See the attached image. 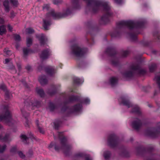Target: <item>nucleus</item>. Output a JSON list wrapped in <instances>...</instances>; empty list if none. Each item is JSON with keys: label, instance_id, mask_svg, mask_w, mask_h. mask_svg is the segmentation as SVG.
<instances>
[{"label": "nucleus", "instance_id": "nucleus-33", "mask_svg": "<svg viewBox=\"0 0 160 160\" xmlns=\"http://www.w3.org/2000/svg\"><path fill=\"white\" fill-rule=\"evenodd\" d=\"M23 52L24 55H26L29 52V50L28 49L26 48H24L23 49Z\"/></svg>", "mask_w": 160, "mask_h": 160}, {"label": "nucleus", "instance_id": "nucleus-52", "mask_svg": "<svg viewBox=\"0 0 160 160\" xmlns=\"http://www.w3.org/2000/svg\"><path fill=\"white\" fill-rule=\"evenodd\" d=\"M51 105L53 107V105L52 104H51Z\"/></svg>", "mask_w": 160, "mask_h": 160}, {"label": "nucleus", "instance_id": "nucleus-3", "mask_svg": "<svg viewBox=\"0 0 160 160\" xmlns=\"http://www.w3.org/2000/svg\"><path fill=\"white\" fill-rule=\"evenodd\" d=\"M49 149H51L53 147L56 150L60 149H70L71 146L67 142V140L66 138L63 137L61 139V143L59 145H54L53 143H51L49 146Z\"/></svg>", "mask_w": 160, "mask_h": 160}, {"label": "nucleus", "instance_id": "nucleus-20", "mask_svg": "<svg viewBox=\"0 0 160 160\" xmlns=\"http://www.w3.org/2000/svg\"><path fill=\"white\" fill-rule=\"evenodd\" d=\"M32 134L31 133H30V135L28 136H27L24 134H22L20 136V138L23 141L27 140L28 138H32Z\"/></svg>", "mask_w": 160, "mask_h": 160}, {"label": "nucleus", "instance_id": "nucleus-40", "mask_svg": "<svg viewBox=\"0 0 160 160\" xmlns=\"http://www.w3.org/2000/svg\"><path fill=\"white\" fill-rule=\"evenodd\" d=\"M49 6L48 4H45L44 5V6L43 7V9H47L49 8Z\"/></svg>", "mask_w": 160, "mask_h": 160}, {"label": "nucleus", "instance_id": "nucleus-47", "mask_svg": "<svg viewBox=\"0 0 160 160\" xmlns=\"http://www.w3.org/2000/svg\"><path fill=\"white\" fill-rule=\"evenodd\" d=\"M53 2L55 4H58V1H57V0L54 1Z\"/></svg>", "mask_w": 160, "mask_h": 160}, {"label": "nucleus", "instance_id": "nucleus-4", "mask_svg": "<svg viewBox=\"0 0 160 160\" xmlns=\"http://www.w3.org/2000/svg\"><path fill=\"white\" fill-rule=\"evenodd\" d=\"M4 110L5 111V115L3 116L0 115V120L6 123L12 122L13 120L11 118L10 113L8 109V107H5Z\"/></svg>", "mask_w": 160, "mask_h": 160}, {"label": "nucleus", "instance_id": "nucleus-9", "mask_svg": "<svg viewBox=\"0 0 160 160\" xmlns=\"http://www.w3.org/2000/svg\"><path fill=\"white\" fill-rule=\"evenodd\" d=\"M108 145L111 148H115L118 146V142L115 140L110 138L108 139Z\"/></svg>", "mask_w": 160, "mask_h": 160}, {"label": "nucleus", "instance_id": "nucleus-37", "mask_svg": "<svg viewBox=\"0 0 160 160\" xmlns=\"http://www.w3.org/2000/svg\"><path fill=\"white\" fill-rule=\"evenodd\" d=\"M34 32L33 30L31 28H29L27 30V32L28 33H31Z\"/></svg>", "mask_w": 160, "mask_h": 160}, {"label": "nucleus", "instance_id": "nucleus-45", "mask_svg": "<svg viewBox=\"0 0 160 160\" xmlns=\"http://www.w3.org/2000/svg\"><path fill=\"white\" fill-rule=\"evenodd\" d=\"M132 75V73L131 72L127 73L126 75L127 77H129Z\"/></svg>", "mask_w": 160, "mask_h": 160}, {"label": "nucleus", "instance_id": "nucleus-41", "mask_svg": "<svg viewBox=\"0 0 160 160\" xmlns=\"http://www.w3.org/2000/svg\"><path fill=\"white\" fill-rule=\"evenodd\" d=\"M155 134V132L152 131H150V132L148 133V135L154 137Z\"/></svg>", "mask_w": 160, "mask_h": 160}, {"label": "nucleus", "instance_id": "nucleus-35", "mask_svg": "<svg viewBox=\"0 0 160 160\" xmlns=\"http://www.w3.org/2000/svg\"><path fill=\"white\" fill-rule=\"evenodd\" d=\"M0 88L4 91H5L6 89V87L5 85L4 84H2L0 85Z\"/></svg>", "mask_w": 160, "mask_h": 160}, {"label": "nucleus", "instance_id": "nucleus-51", "mask_svg": "<svg viewBox=\"0 0 160 160\" xmlns=\"http://www.w3.org/2000/svg\"><path fill=\"white\" fill-rule=\"evenodd\" d=\"M102 20H103V21H104V19H104V17H102Z\"/></svg>", "mask_w": 160, "mask_h": 160}, {"label": "nucleus", "instance_id": "nucleus-24", "mask_svg": "<svg viewBox=\"0 0 160 160\" xmlns=\"http://www.w3.org/2000/svg\"><path fill=\"white\" fill-rule=\"evenodd\" d=\"M32 39L30 38H28L27 39V45L28 46H30L32 44Z\"/></svg>", "mask_w": 160, "mask_h": 160}, {"label": "nucleus", "instance_id": "nucleus-6", "mask_svg": "<svg viewBox=\"0 0 160 160\" xmlns=\"http://www.w3.org/2000/svg\"><path fill=\"white\" fill-rule=\"evenodd\" d=\"M128 26L130 28H141L142 27L143 22H134L132 21H129L126 22Z\"/></svg>", "mask_w": 160, "mask_h": 160}, {"label": "nucleus", "instance_id": "nucleus-1", "mask_svg": "<svg viewBox=\"0 0 160 160\" xmlns=\"http://www.w3.org/2000/svg\"><path fill=\"white\" fill-rule=\"evenodd\" d=\"M87 3V6L91 7L94 11L95 9L102 7L104 8L106 11L107 15L111 14L110 12V7L109 4L107 2L102 3L98 0H84Z\"/></svg>", "mask_w": 160, "mask_h": 160}, {"label": "nucleus", "instance_id": "nucleus-42", "mask_svg": "<svg viewBox=\"0 0 160 160\" xmlns=\"http://www.w3.org/2000/svg\"><path fill=\"white\" fill-rule=\"evenodd\" d=\"M115 3L117 4H120L122 1V0H114Z\"/></svg>", "mask_w": 160, "mask_h": 160}, {"label": "nucleus", "instance_id": "nucleus-28", "mask_svg": "<svg viewBox=\"0 0 160 160\" xmlns=\"http://www.w3.org/2000/svg\"><path fill=\"white\" fill-rule=\"evenodd\" d=\"M36 123L37 124V125L38 126V128L40 132L42 133H43L44 132V131L42 128L38 126V120H36Z\"/></svg>", "mask_w": 160, "mask_h": 160}, {"label": "nucleus", "instance_id": "nucleus-49", "mask_svg": "<svg viewBox=\"0 0 160 160\" xmlns=\"http://www.w3.org/2000/svg\"><path fill=\"white\" fill-rule=\"evenodd\" d=\"M78 98H77V97H75L74 98L72 99V100H77Z\"/></svg>", "mask_w": 160, "mask_h": 160}, {"label": "nucleus", "instance_id": "nucleus-15", "mask_svg": "<svg viewBox=\"0 0 160 160\" xmlns=\"http://www.w3.org/2000/svg\"><path fill=\"white\" fill-rule=\"evenodd\" d=\"M56 71V69L53 67H50L46 69L47 72L50 75H52L55 73Z\"/></svg>", "mask_w": 160, "mask_h": 160}, {"label": "nucleus", "instance_id": "nucleus-19", "mask_svg": "<svg viewBox=\"0 0 160 160\" xmlns=\"http://www.w3.org/2000/svg\"><path fill=\"white\" fill-rule=\"evenodd\" d=\"M83 79L82 78H81L76 77L74 79V82L78 84L82 83L83 82Z\"/></svg>", "mask_w": 160, "mask_h": 160}, {"label": "nucleus", "instance_id": "nucleus-26", "mask_svg": "<svg viewBox=\"0 0 160 160\" xmlns=\"http://www.w3.org/2000/svg\"><path fill=\"white\" fill-rule=\"evenodd\" d=\"M156 67V65L153 64L151 65L149 67V69L151 72H152Z\"/></svg>", "mask_w": 160, "mask_h": 160}, {"label": "nucleus", "instance_id": "nucleus-30", "mask_svg": "<svg viewBox=\"0 0 160 160\" xmlns=\"http://www.w3.org/2000/svg\"><path fill=\"white\" fill-rule=\"evenodd\" d=\"M133 109H134V110H133V111H132L133 112H139L140 109H139V108L138 106L135 107L133 108Z\"/></svg>", "mask_w": 160, "mask_h": 160}, {"label": "nucleus", "instance_id": "nucleus-43", "mask_svg": "<svg viewBox=\"0 0 160 160\" xmlns=\"http://www.w3.org/2000/svg\"><path fill=\"white\" fill-rule=\"evenodd\" d=\"M8 27L9 30L10 31H11L12 29V27L9 25L8 26Z\"/></svg>", "mask_w": 160, "mask_h": 160}, {"label": "nucleus", "instance_id": "nucleus-22", "mask_svg": "<svg viewBox=\"0 0 160 160\" xmlns=\"http://www.w3.org/2000/svg\"><path fill=\"white\" fill-rule=\"evenodd\" d=\"M103 156L105 159L106 160H107L109 158L110 154L109 152L106 151L104 152Z\"/></svg>", "mask_w": 160, "mask_h": 160}, {"label": "nucleus", "instance_id": "nucleus-29", "mask_svg": "<svg viewBox=\"0 0 160 160\" xmlns=\"http://www.w3.org/2000/svg\"><path fill=\"white\" fill-rule=\"evenodd\" d=\"M62 153L66 156H68L70 153V151H62Z\"/></svg>", "mask_w": 160, "mask_h": 160}, {"label": "nucleus", "instance_id": "nucleus-46", "mask_svg": "<svg viewBox=\"0 0 160 160\" xmlns=\"http://www.w3.org/2000/svg\"><path fill=\"white\" fill-rule=\"evenodd\" d=\"M4 20L3 19L0 18V23H3L4 22Z\"/></svg>", "mask_w": 160, "mask_h": 160}, {"label": "nucleus", "instance_id": "nucleus-53", "mask_svg": "<svg viewBox=\"0 0 160 160\" xmlns=\"http://www.w3.org/2000/svg\"><path fill=\"white\" fill-rule=\"evenodd\" d=\"M50 108V109L51 110H52V109L51 108Z\"/></svg>", "mask_w": 160, "mask_h": 160}, {"label": "nucleus", "instance_id": "nucleus-39", "mask_svg": "<svg viewBox=\"0 0 160 160\" xmlns=\"http://www.w3.org/2000/svg\"><path fill=\"white\" fill-rule=\"evenodd\" d=\"M6 148V145H3L2 146L0 145V150H4Z\"/></svg>", "mask_w": 160, "mask_h": 160}, {"label": "nucleus", "instance_id": "nucleus-54", "mask_svg": "<svg viewBox=\"0 0 160 160\" xmlns=\"http://www.w3.org/2000/svg\"><path fill=\"white\" fill-rule=\"evenodd\" d=\"M1 127V126L0 125V128Z\"/></svg>", "mask_w": 160, "mask_h": 160}, {"label": "nucleus", "instance_id": "nucleus-5", "mask_svg": "<svg viewBox=\"0 0 160 160\" xmlns=\"http://www.w3.org/2000/svg\"><path fill=\"white\" fill-rule=\"evenodd\" d=\"M70 12V11L68 9L64 10L62 14L60 13H56L54 12L53 10H52L51 12L49 13V15L50 16L52 17L53 18L56 19L64 17L69 14Z\"/></svg>", "mask_w": 160, "mask_h": 160}, {"label": "nucleus", "instance_id": "nucleus-14", "mask_svg": "<svg viewBox=\"0 0 160 160\" xmlns=\"http://www.w3.org/2000/svg\"><path fill=\"white\" fill-rule=\"evenodd\" d=\"M39 80L42 85H44L46 84L48 81L46 77L44 76L40 77L39 78Z\"/></svg>", "mask_w": 160, "mask_h": 160}, {"label": "nucleus", "instance_id": "nucleus-31", "mask_svg": "<svg viewBox=\"0 0 160 160\" xmlns=\"http://www.w3.org/2000/svg\"><path fill=\"white\" fill-rule=\"evenodd\" d=\"M4 52L8 55H10L11 54V51L8 49H5Z\"/></svg>", "mask_w": 160, "mask_h": 160}, {"label": "nucleus", "instance_id": "nucleus-25", "mask_svg": "<svg viewBox=\"0 0 160 160\" xmlns=\"http://www.w3.org/2000/svg\"><path fill=\"white\" fill-rule=\"evenodd\" d=\"M6 31V29L3 26L0 27V34H3Z\"/></svg>", "mask_w": 160, "mask_h": 160}, {"label": "nucleus", "instance_id": "nucleus-36", "mask_svg": "<svg viewBox=\"0 0 160 160\" xmlns=\"http://www.w3.org/2000/svg\"><path fill=\"white\" fill-rule=\"evenodd\" d=\"M10 1L14 5H16L18 3L17 0H10Z\"/></svg>", "mask_w": 160, "mask_h": 160}, {"label": "nucleus", "instance_id": "nucleus-2", "mask_svg": "<svg viewBox=\"0 0 160 160\" xmlns=\"http://www.w3.org/2000/svg\"><path fill=\"white\" fill-rule=\"evenodd\" d=\"M88 50L86 48H82L77 45L73 46L70 48L69 54L75 57H80L87 53Z\"/></svg>", "mask_w": 160, "mask_h": 160}, {"label": "nucleus", "instance_id": "nucleus-32", "mask_svg": "<svg viewBox=\"0 0 160 160\" xmlns=\"http://www.w3.org/2000/svg\"><path fill=\"white\" fill-rule=\"evenodd\" d=\"M14 38L16 41H19L20 39V36L18 35H14Z\"/></svg>", "mask_w": 160, "mask_h": 160}, {"label": "nucleus", "instance_id": "nucleus-48", "mask_svg": "<svg viewBox=\"0 0 160 160\" xmlns=\"http://www.w3.org/2000/svg\"><path fill=\"white\" fill-rule=\"evenodd\" d=\"M31 103V104H30V105L31 106H32V107L36 106V104H33V103Z\"/></svg>", "mask_w": 160, "mask_h": 160}, {"label": "nucleus", "instance_id": "nucleus-34", "mask_svg": "<svg viewBox=\"0 0 160 160\" xmlns=\"http://www.w3.org/2000/svg\"><path fill=\"white\" fill-rule=\"evenodd\" d=\"M83 157L85 158L86 160H92L91 158L88 155H84Z\"/></svg>", "mask_w": 160, "mask_h": 160}, {"label": "nucleus", "instance_id": "nucleus-18", "mask_svg": "<svg viewBox=\"0 0 160 160\" xmlns=\"http://www.w3.org/2000/svg\"><path fill=\"white\" fill-rule=\"evenodd\" d=\"M3 5L5 7V10L6 12H8L9 10V2L8 0H5L3 2Z\"/></svg>", "mask_w": 160, "mask_h": 160}, {"label": "nucleus", "instance_id": "nucleus-27", "mask_svg": "<svg viewBox=\"0 0 160 160\" xmlns=\"http://www.w3.org/2000/svg\"><path fill=\"white\" fill-rule=\"evenodd\" d=\"M122 155L123 157H128L129 156L128 154V152L127 151H122Z\"/></svg>", "mask_w": 160, "mask_h": 160}, {"label": "nucleus", "instance_id": "nucleus-11", "mask_svg": "<svg viewBox=\"0 0 160 160\" xmlns=\"http://www.w3.org/2000/svg\"><path fill=\"white\" fill-rule=\"evenodd\" d=\"M41 44H44L47 41V38L44 34H41L37 36Z\"/></svg>", "mask_w": 160, "mask_h": 160}, {"label": "nucleus", "instance_id": "nucleus-44", "mask_svg": "<svg viewBox=\"0 0 160 160\" xmlns=\"http://www.w3.org/2000/svg\"><path fill=\"white\" fill-rule=\"evenodd\" d=\"M9 62V60L8 59H6L5 60V63H7Z\"/></svg>", "mask_w": 160, "mask_h": 160}, {"label": "nucleus", "instance_id": "nucleus-12", "mask_svg": "<svg viewBox=\"0 0 160 160\" xmlns=\"http://www.w3.org/2000/svg\"><path fill=\"white\" fill-rule=\"evenodd\" d=\"M119 101L121 104L125 105L128 108L130 107L131 104L128 100L124 98H121L119 99Z\"/></svg>", "mask_w": 160, "mask_h": 160}, {"label": "nucleus", "instance_id": "nucleus-16", "mask_svg": "<svg viewBox=\"0 0 160 160\" xmlns=\"http://www.w3.org/2000/svg\"><path fill=\"white\" fill-rule=\"evenodd\" d=\"M50 24V22L49 20H44L43 27L46 30L48 29V28Z\"/></svg>", "mask_w": 160, "mask_h": 160}, {"label": "nucleus", "instance_id": "nucleus-10", "mask_svg": "<svg viewBox=\"0 0 160 160\" xmlns=\"http://www.w3.org/2000/svg\"><path fill=\"white\" fill-rule=\"evenodd\" d=\"M142 125L141 121L138 118H136L132 123V127L135 129H138Z\"/></svg>", "mask_w": 160, "mask_h": 160}, {"label": "nucleus", "instance_id": "nucleus-7", "mask_svg": "<svg viewBox=\"0 0 160 160\" xmlns=\"http://www.w3.org/2000/svg\"><path fill=\"white\" fill-rule=\"evenodd\" d=\"M51 52L50 49H47L42 51L40 54V58L42 60L46 59L51 55Z\"/></svg>", "mask_w": 160, "mask_h": 160}, {"label": "nucleus", "instance_id": "nucleus-38", "mask_svg": "<svg viewBox=\"0 0 160 160\" xmlns=\"http://www.w3.org/2000/svg\"><path fill=\"white\" fill-rule=\"evenodd\" d=\"M19 156L22 158L24 157L25 156L21 151H19L18 152Z\"/></svg>", "mask_w": 160, "mask_h": 160}, {"label": "nucleus", "instance_id": "nucleus-50", "mask_svg": "<svg viewBox=\"0 0 160 160\" xmlns=\"http://www.w3.org/2000/svg\"><path fill=\"white\" fill-rule=\"evenodd\" d=\"M70 92H74L73 90L72 89H71L70 90Z\"/></svg>", "mask_w": 160, "mask_h": 160}, {"label": "nucleus", "instance_id": "nucleus-23", "mask_svg": "<svg viewBox=\"0 0 160 160\" xmlns=\"http://www.w3.org/2000/svg\"><path fill=\"white\" fill-rule=\"evenodd\" d=\"M9 138V135H6L4 137H2V135H0V140H2L3 141H7L8 140Z\"/></svg>", "mask_w": 160, "mask_h": 160}, {"label": "nucleus", "instance_id": "nucleus-8", "mask_svg": "<svg viewBox=\"0 0 160 160\" xmlns=\"http://www.w3.org/2000/svg\"><path fill=\"white\" fill-rule=\"evenodd\" d=\"M117 82L118 79L116 77H112L110 78L108 81H106L105 83L107 85L113 86L117 84Z\"/></svg>", "mask_w": 160, "mask_h": 160}, {"label": "nucleus", "instance_id": "nucleus-17", "mask_svg": "<svg viewBox=\"0 0 160 160\" xmlns=\"http://www.w3.org/2000/svg\"><path fill=\"white\" fill-rule=\"evenodd\" d=\"M90 99L88 97H86L83 98L81 103L82 104L85 105H88L90 103Z\"/></svg>", "mask_w": 160, "mask_h": 160}, {"label": "nucleus", "instance_id": "nucleus-21", "mask_svg": "<svg viewBox=\"0 0 160 160\" xmlns=\"http://www.w3.org/2000/svg\"><path fill=\"white\" fill-rule=\"evenodd\" d=\"M36 91L39 94L41 97H43L44 95V93L43 90L41 88H37L36 89Z\"/></svg>", "mask_w": 160, "mask_h": 160}, {"label": "nucleus", "instance_id": "nucleus-13", "mask_svg": "<svg viewBox=\"0 0 160 160\" xmlns=\"http://www.w3.org/2000/svg\"><path fill=\"white\" fill-rule=\"evenodd\" d=\"M82 105L78 104L73 107V111L75 112H80L82 111Z\"/></svg>", "mask_w": 160, "mask_h": 160}]
</instances>
